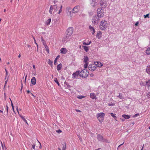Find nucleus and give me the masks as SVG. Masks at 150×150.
Here are the masks:
<instances>
[{
    "label": "nucleus",
    "mask_w": 150,
    "mask_h": 150,
    "mask_svg": "<svg viewBox=\"0 0 150 150\" xmlns=\"http://www.w3.org/2000/svg\"><path fill=\"white\" fill-rule=\"evenodd\" d=\"M62 5L56 4L50 6V8L49 13L50 14H54L59 9L58 14H60L62 11Z\"/></svg>",
    "instance_id": "obj_1"
},
{
    "label": "nucleus",
    "mask_w": 150,
    "mask_h": 150,
    "mask_svg": "<svg viewBox=\"0 0 150 150\" xmlns=\"http://www.w3.org/2000/svg\"><path fill=\"white\" fill-rule=\"evenodd\" d=\"M108 25L107 21L104 19H102L100 22L99 28L101 30H104L107 28Z\"/></svg>",
    "instance_id": "obj_2"
},
{
    "label": "nucleus",
    "mask_w": 150,
    "mask_h": 150,
    "mask_svg": "<svg viewBox=\"0 0 150 150\" xmlns=\"http://www.w3.org/2000/svg\"><path fill=\"white\" fill-rule=\"evenodd\" d=\"M105 114L103 112H100L97 114L96 117L99 122L101 123L104 119Z\"/></svg>",
    "instance_id": "obj_3"
},
{
    "label": "nucleus",
    "mask_w": 150,
    "mask_h": 150,
    "mask_svg": "<svg viewBox=\"0 0 150 150\" xmlns=\"http://www.w3.org/2000/svg\"><path fill=\"white\" fill-rule=\"evenodd\" d=\"M99 17L97 15L93 16L92 18V22L93 25H97L99 22Z\"/></svg>",
    "instance_id": "obj_4"
},
{
    "label": "nucleus",
    "mask_w": 150,
    "mask_h": 150,
    "mask_svg": "<svg viewBox=\"0 0 150 150\" xmlns=\"http://www.w3.org/2000/svg\"><path fill=\"white\" fill-rule=\"evenodd\" d=\"M88 75V72L86 69H83L80 73V76L81 77L85 78L87 77Z\"/></svg>",
    "instance_id": "obj_5"
},
{
    "label": "nucleus",
    "mask_w": 150,
    "mask_h": 150,
    "mask_svg": "<svg viewBox=\"0 0 150 150\" xmlns=\"http://www.w3.org/2000/svg\"><path fill=\"white\" fill-rule=\"evenodd\" d=\"M104 12L101 8H98L97 10V15L100 18H102L104 15Z\"/></svg>",
    "instance_id": "obj_6"
},
{
    "label": "nucleus",
    "mask_w": 150,
    "mask_h": 150,
    "mask_svg": "<svg viewBox=\"0 0 150 150\" xmlns=\"http://www.w3.org/2000/svg\"><path fill=\"white\" fill-rule=\"evenodd\" d=\"M80 8V6L79 5H77L75 6L72 10L71 11H70V13L72 12L74 13H78L79 11Z\"/></svg>",
    "instance_id": "obj_7"
},
{
    "label": "nucleus",
    "mask_w": 150,
    "mask_h": 150,
    "mask_svg": "<svg viewBox=\"0 0 150 150\" xmlns=\"http://www.w3.org/2000/svg\"><path fill=\"white\" fill-rule=\"evenodd\" d=\"M73 30L74 29L73 27H69L67 29L66 31V34H67L68 35L71 36L73 33Z\"/></svg>",
    "instance_id": "obj_8"
},
{
    "label": "nucleus",
    "mask_w": 150,
    "mask_h": 150,
    "mask_svg": "<svg viewBox=\"0 0 150 150\" xmlns=\"http://www.w3.org/2000/svg\"><path fill=\"white\" fill-rule=\"evenodd\" d=\"M88 68L89 70L91 71H94L96 69L94 64H90L88 66Z\"/></svg>",
    "instance_id": "obj_9"
},
{
    "label": "nucleus",
    "mask_w": 150,
    "mask_h": 150,
    "mask_svg": "<svg viewBox=\"0 0 150 150\" xmlns=\"http://www.w3.org/2000/svg\"><path fill=\"white\" fill-rule=\"evenodd\" d=\"M100 4L102 7H105L106 6V3L105 0H101L100 2Z\"/></svg>",
    "instance_id": "obj_10"
},
{
    "label": "nucleus",
    "mask_w": 150,
    "mask_h": 150,
    "mask_svg": "<svg viewBox=\"0 0 150 150\" xmlns=\"http://www.w3.org/2000/svg\"><path fill=\"white\" fill-rule=\"evenodd\" d=\"M80 74L79 71H76L72 75V77L73 79L77 77L79 75V74Z\"/></svg>",
    "instance_id": "obj_11"
},
{
    "label": "nucleus",
    "mask_w": 150,
    "mask_h": 150,
    "mask_svg": "<svg viewBox=\"0 0 150 150\" xmlns=\"http://www.w3.org/2000/svg\"><path fill=\"white\" fill-rule=\"evenodd\" d=\"M90 98L92 99H96L97 98L95 94L94 93H91L90 95Z\"/></svg>",
    "instance_id": "obj_12"
},
{
    "label": "nucleus",
    "mask_w": 150,
    "mask_h": 150,
    "mask_svg": "<svg viewBox=\"0 0 150 150\" xmlns=\"http://www.w3.org/2000/svg\"><path fill=\"white\" fill-rule=\"evenodd\" d=\"M60 51L61 53L65 54L67 52L68 50L66 48H62L61 49Z\"/></svg>",
    "instance_id": "obj_13"
},
{
    "label": "nucleus",
    "mask_w": 150,
    "mask_h": 150,
    "mask_svg": "<svg viewBox=\"0 0 150 150\" xmlns=\"http://www.w3.org/2000/svg\"><path fill=\"white\" fill-rule=\"evenodd\" d=\"M89 29L91 32L92 35H94L95 32V29L92 27L91 25H90L89 28Z\"/></svg>",
    "instance_id": "obj_14"
},
{
    "label": "nucleus",
    "mask_w": 150,
    "mask_h": 150,
    "mask_svg": "<svg viewBox=\"0 0 150 150\" xmlns=\"http://www.w3.org/2000/svg\"><path fill=\"white\" fill-rule=\"evenodd\" d=\"M95 65H96L97 67H100L103 66V64L100 62H95Z\"/></svg>",
    "instance_id": "obj_15"
},
{
    "label": "nucleus",
    "mask_w": 150,
    "mask_h": 150,
    "mask_svg": "<svg viewBox=\"0 0 150 150\" xmlns=\"http://www.w3.org/2000/svg\"><path fill=\"white\" fill-rule=\"evenodd\" d=\"M102 33L100 31H98L96 35V37L99 39H100L102 38Z\"/></svg>",
    "instance_id": "obj_16"
},
{
    "label": "nucleus",
    "mask_w": 150,
    "mask_h": 150,
    "mask_svg": "<svg viewBox=\"0 0 150 150\" xmlns=\"http://www.w3.org/2000/svg\"><path fill=\"white\" fill-rule=\"evenodd\" d=\"M31 83L35 85L36 84V79L35 77H33L31 79Z\"/></svg>",
    "instance_id": "obj_17"
},
{
    "label": "nucleus",
    "mask_w": 150,
    "mask_h": 150,
    "mask_svg": "<svg viewBox=\"0 0 150 150\" xmlns=\"http://www.w3.org/2000/svg\"><path fill=\"white\" fill-rule=\"evenodd\" d=\"M145 53L148 55H150V47H148L145 50Z\"/></svg>",
    "instance_id": "obj_18"
},
{
    "label": "nucleus",
    "mask_w": 150,
    "mask_h": 150,
    "mask_svg": "<svg viewBox=\"0 0 150 150\" xmlns=\"http://www.w3.org/2000/svg\"><path fill=\"white\" fill-rule=\"evenodd\" d=\"M70 36V35H68L67 34H66L64 38V40L66 41H69L70 39L69 38Z\"/></svg>",
    "instance_id": "obj_19"
},
{
    "label": "nucleus",
    "mask_w": 150,
    "mask_h": 150,
    "mask_svg": "<svg viewBox=\"0 0 150 150\" xmlns=\"http://www.w3.org/2000/svg\"><path fill=\"white\" fill-rule=\"evenodd\" d=\"M97 139L99 141H102L103 140V137L101 135L99 134L97 136Z\"/></svg>",
    "instance_id": "obj_20"
},
{
    "label": "nucleus",
    "mask_w": 150,
    "mask_h": 150,
    "mask_svg": "<svg viewBox=\"0 0 150 150\" xmlns=\"http://www.w3.org/2000/svg\"><path fill=\"white\" fill-rule=\"evenodd\" d=\"M51 18H49L46 21L45 25H49L51 22Z\"/></svg>",
    "instance_id": "obj_21"
},
{
    "label": "nucleus",
    "mask_w": 150,
    "mask_h": 150,
    "mask_svg": "<svg viewBox=\"0 0 150 150\" xmlns=\"http://www.w3.org/2000/svg\"><path fill=\"white\" fill-rule=\"evenodd\" d=\"M62 67V65L61 64L58 65L57 66V69L58 71H59L61 69Z\"/></svg>",
    "instance_id": "obj_22"
},
{
    "label": "nucleus",
    "mask_w": 150,
    "mask_h": 150,
    "mask_svg": "<svg viewBox=\"0 0 150 150\" xmlns=\"http://www.w3.org/2000/svg\"><path fill=\"white\" fill-rule=\"evenodd\" d=\"M122 116L124 118L126 119H128L130 118V116L124 114L122 115Z\"/></svg>",
    "instance_id": "obj_23"
},
{
    "label": "nucleus",
    "mask_w": 150,
    "mask_h": 150,
    "mask_svg": "<svg viewBox=\"0 0 150 150\" xmlns=\"http://www.w3.org/2000/svg\"><path fill=\"white\" fill-rule=\"evenodd\" d=\"M146 71L147 73L150 74V65L147 67Z\"/></svg>",
    "instance_id": "obj_24"
},
{
    "label": "nucleus",
    "mask_w": 150,
    "mask_h": 150,
    "mask_svg": "<svg viewBox=\"0 0 150 150\" xmlns=\"http://www.w3.org/2000/svg\"><path fill=\"white\" fill-rule=\"evenodd\" d=\"M82 47H83L84 50L86 52H87L88 51L89 48H88V47H87V46H84L83 45L82 46Z\"/></svg>",
    "instance_id": "obj_25"
},
{
    "label": "nucleus",
    "mask_w": 150,
    "mask_h": 150,
    "mask_svg": "<svg viewBox=\"0 0 150 150\" xmlns=\"http://www.w3.org/2000/svg\"><path fill=\"white\" fill-rule=\"evenodd\" d=\"M60 56L59 55L55 59L54 62V65H56L57 64V59L59 58Z\"/></svg>",
    "instance_id": "obj_26"
},
{
    "label": "nucleus",
    "mask_w": 150,
    "mask_h": 150,
    "mask_svg": "<svg viewBox=\"0 0 150 150\" xmlns=\"http://www.w3.org/2000/svg\"><path fill=\"white\" fill-rule=\"evenodd\" d=\"M84 61L85 62H87L88 60V57L87 56H84Z\"/></svg>",
    "instance_id": "obj_27"
},
{
    "label": "nucleus",
    "mask_w": 150,
    "mask_h": 150,
    "mask_svg": "<svg viewBox=\"0 0 150 150\" xmlns=\"http://www.w3.org/2000/svg\"><path fill=\"white\" fill-rule=\"evenodd\" d=\"M48 64L52 67V66L53 62L51 61L50 59H49L48 62Z\"/></svg>",
    "instance_id": "obj_28"
},
{
    "label": "nucleus",
    "mask_w": 150,
    "mask_h": 150,
    "mask_svg": "<svg viewBox=\"0 0 150 150\" xmlns=\"http://www.w3.org/2000/svg\"><path fill=\"white\" fill-rule=\"evenodd\" d=\"M54 81L56 83H57V84L58 85V86H59L60 84L59 82L58 81L57 79L56 78H54Z\"/></svg>",
    "instance_id": "obj_29"
},
{
    "label": "nucleus",
    "mask_w": 150,
    "mask_h": 150,
    "mask_svg": "<svg viewBox=\"0 0 150 150\" xmlns=\"http://www.w3.org/2000/svg\"><path fill=\"white\" fill-rule=\"evenodd\" d=\"M148 88L150 87V80H148L146 82Z\"/></svg>",
    "instance_id": "obj_30"
},
{
    "label": "nucleus",
    "mask_w": 150,
    "mask_h": 150,
    "mask_svg": "<svg viewBox=\"0 0 150 150\" xmlns=\"http://www.w3.org/2000/svg\"><path fill=\"white\" fill-rule=\"evenodd\" d=\"M110 114L111 115L112 117H113L116 120V119L117 118V117L115 116V114H113V113H110Z\"/></svg>",
    "instance_id": "obj_31"
},
{
    "label": "nucleus",
    "mask_w": 150,
    "mask_h": 150,
    "mask_svg": "<svg viewBox=\"0 0 150 150\" xmlns=\"http://www.w3.org/2000/svg\"><path fill=\"white\" fill-rule=\"evenodd\" d=\"M91 43V41H90L89 42H87L86 43V42H83V45H90Z\"/></svg>",
    "instance_id": "obj_32"
},
{
    "label": "nucleus",
    "mask_w": 150,
    "mask_h": 150,
    "mask_svg": "<svg viewBox=\"0 0 150 150\" xmlns=\"http://www.w3.org/2000/svg\"><path fill=\"white\" fill-rule=\"evenodd\" d=\"M149 13H148L146 15H144V18H149Z\"/></svg>",
    "instance_id": "obj_33"
},
{
    "label": "nucleus",
    "mask_w": 150,
    "mask_h": 150,
    "mask_svg": "<svg viewBox=\"0 0 150 150\" xmlns=\"http://www.w3.org/2000/svg\"><path fill=\"white\" fill-rule=\"evenodd\" d=\"M85 96H78L77 98L79 99H82L84 98H85Z\"/></svg>",
    "instance_id": "obj_34"
},
{
    "label": "nucleus",
    "mask_w": 150,
    "mask_h": 150,
    "mask_svg": "<svg viewBox=\"0 0 150 150\" xmlns=\"http://www.w3.org/2000/svg\"><path fill=\"white\" fill-rule=\"evenodd\" d=\"M5 70L6 71V76H5V79H6V78L7 77V76L8 75V71H7V70H6V68H5Z\"/></svg>",
    "instance_id": "obj_35"
},
{
    "label": "nucleus",
    "mask_w": 150,
    "mask_h": 150,
    "mask_svg": "<svg viewBox=\"0 0 150 150\" xmlns=\"http://www.w3.org/2000/svg\"><path fill=\"white\" fill-rule=\"evenodd\" d=\"M85 63H86L84 64V67L85 68H86L87 67L88 65V62H85Z\"/></svg>",
    "instance_id": "obj_36"
},
{
    "label": "nucleus",
    "mask_w": 150,
    "mask_h": 150,
    "mask_svg": "<svg viewBox=\"0 0 150 150\" xmlns=\"http://www.w3.org/2000/svg\"><path fill=\"white\" fill-rule=\"evenodd\" d=\"M71 10V8L70 7H68L66 8V10L68 11V12H69V11H70Z\"/></svg>",
    "instance_id": "obj_37"
},
{
    "label": "nucleus",
    "mask_w": 150,
    "mask_h": 150,
    "mask_svg": "<svg viewBox=\"0 0 150 150\" xmlns=\"http://www.w3.org/2000/svg\"><path fill=\"white\" fill-rule=\"evenodd\" d=\"M56 132L58 133H60L62 132V131L60 129H58L56 131Z\"/></svg>",
    "instance_id": "obj_38"
},
{
    "label": "nucleus",
    "mask_w": 150,
    "mask_h": 150,
    "mask_svg": "<svg viewBox=\"0 0 150 150\" xmlns=\"http://www.w3.org/2000/svg\"><path fill=\"white\" fill-rule=\"evenodd\" d=\"M121 93H119V95L118 96H117V97L120 98V99H122V95H121Z\"/></svg>",
    "instance_id": "obj_39"
},
{
    "label": "nucleus",
    "mask_w": 150,
    "mask_h": 150,
    "mask_svg": "<svg viewBox=\"0 0 150 150\" xmlns=\"http://www.w3.org/2000/svg\"><path fill=\"white\" fill-rule=\"evenodd\" d=\"M139 115V113H137L136 114H135L133 116V117H137V116H138Z\"/></svg>",
    "instance_id": "obj_40"
},
{
    "label": "nucleus",
    "mask_w": 150,
    "mask_h": 150,
    "mask_svg": "<svg viewBox=\"0 0 150 150\" xmlns=\"http://www.w3.org/2000/svg\"><path fill=\"white\" fill-rule=\"evenodd\" d=\"M21 117L24 121H26V119L23 116H21Z\"/></svg>",
    "instance_id": "obj_41"
},
{
    "label": "nucleus",
    "mask_w": 150,
    "mask_h": 150,
    "mask_svg": "<svg viewBox=\"0 0 150 150\" xmlns=\"http://www.w3.org/2000/svg\"><path fill=\"white\" fill-rule=\"evenodd\" d=\"M42 41L43 44L45 45V44H46L45 42V40L42 38Z\"/></svg>",
    "instance_id": "obj_42"
},
{
    "label": "nucleus",
    "mask_w": 150,
    "mask_h": 150,
    "mask_svg": "<svg viewBox=\"0 0 150 150\" xmlns=\"http://www.w3.org/2000/svg\"><path fill=\"white\" fill-rule=\"evenodd\" d=\"M33 39L34 40V42H35V44H36V45L37 46V48H38V45L37 43L36 42V40H35V38L34 37H33Z\"/></svg>",
    "instance_id": "obj_43"
},
{
    "label": "nucleus",
    "mask_w": 150,
    "mask_h": 150,
    "mask_svg": "<svg viewBox=\"0 0 150 150\" xmlns=\"http://www.w3.org/2000/svg\"><path fill=\"white\" fill-rule=\"evenodd\" d=\"M66 148V145H64L63 149H62V150H65Z\"/></svg>",
    "instance_id": "obj_44"
},
{
    "label": "nucleus",
    "mask_w": 150,
    "mask_h": 150,
    "mask_svg": "<svg viewBox=\"0 0 150 150\" xmlns=\"http://www.w3.org/2000/svg\"><path fill=\"white\" fill-rule=\"evenodd\" d=\"M32 148L34 150H35V144H32Z\"/></svg>",
    "instance_id": "obj_45"
},
{
    "label": "nucleus",
    "mask_w": 150,
    "mask_h": 150,
    "mask_svg": "<svg viewBox=\"0 0 150 150\" xmlns=\"http://www.w3.org/2000/svg\"><path fill=\"white\" fill-rule=\"evenodd\" d=\"M6 111H7V113L8 114V106L6 105Z\"/></svg>",
    "instance_id": "obj_46"
},
{
    "label": "nucleus",
    "mask_w": 150,
    "mask_h": 150,
    "mask_svg": "<svg viewBox=\"0 0 150 150\" xmlns=\"http://www.w3.org/2000/svg\"><path fill=\"white\" fill-rule=\"evenodd\" d=\"M76 111L77 112H81V111L80 110L78 109H76Z\"/></svg>",
    "instance_id": "obj_47"
},
{
    "label": "nucleus",
    "mask_w": 150,
    "mask_h": 150,
    "mask_svg": "<svg viewBox=\"0 0 150 150\" xmlns=\"http://www.w3.org/2000/svg\"><path fill=\"white\" fill-rule=\"evenodd\" d=\"M11 100V105L12 107V108H13V107H14L13 106V103L11 100Z\"/></svg>",
    "instance_id": "obj_48"
},
{
    "label": "nucleus",
    "mask_w": 150,
    "mask_h": 150,
    "mask_svg": "<svg viewBox=\"0 0 150 150\" xmlns=\"http://www.w3.org/2000/svg\"><path fill=\"white\" fill-rule=\"evenodd\" d=\"M46 51L48 53H49V50L48 47H47L46 49Z\"/></svg>",
    "instance_id": "obj_49"
},
{
    "label": "nucleus",
    "mask_w": 150,
    "mask_h": 150,
    "mask_svg": "<svg viewBox=\"0 0 150 150\" xmlns=\"http://www.w3.org/2000/svg\"><path fill=\"white\" fill-rule=\"evenodd\" d=\"M44 45L45 48H46V49H47V47H48L46 45V44H45V45Z\"/></svg>",
    "instance_id": "obj_50"
},
{
    "label": "nucleus",
    "mask_w": 150,
    "mask_h": 150,
    "mask_svg": "<svg viewBox=\"0 0 150 150\" xmlns=\"http://www.w3.org/2000/svg\"><path fill=\"white\" fill-rule=\"evenodd\" d=\"M7 80L6 81H5L4 86H6V85L7 84Z\"/></svg>",
    "instance_id": "obj_51"
},
{
    "label": "nucleus",
    "mask_w": 150,
    "mask_h": 150,
    "mask_svg": "<svg viewBox=\"0 0 150 150\" xmlns=\"http://www.w3.org/2000/svg\"><path fill=\"white\" fill-rule=\"evenodd\" d=\"M138 23H139L138 22H137L135 25L137 26Z\"/></svg>",
    "instance_id": "obj_52"
},
{
    "label": "nucleus",
    "mask_w": 150,
    "mask_h": 150,
    "mask_svg": "<svg viewBox=\"0 0 150 150\" xmlns=\"http://www.w3.org/2000/svg\"><path fill=\"white\" fill-rule=\"evenodd\" d=\"M33 68L34 69H35V65H33Z\"/></svg>",
    "instance_id": "obj_53"
},
{
    "label": "nucleus",
    "mask_w": 150,
    "mask_h": 150,
    "mask_svg": "<svg viewBox=\"0 0 150 150\" xmlns=\"http://www.w3.org/2000/svg\"><path fill=\"white\" fill-rule=\"evenodd\" d=\"M124 142H123L122 144H121L120 145H119L118 147H120V146H122V144H124Z\"/></svg>",
    "instance_id": "obj_54"
},
{
    "label": "nucleus",
    "mask_w": 150,
    "mask_h": 150,
    "mask_svg": "<svg viewBox=\"0 0 150 150\" xmlns=\"http://www.w3.org/2000/svg\"><path fill=\"white\" fill-rule=\"evenodd\" d=\"M27 92L28 93H30V91H29V90H27Z\"/></svg>",
    "instance_id": "obj_55"
},
{
    "label": "nucleus",
    "mask_w": 150,
    "mask_h": 150,
    "mask_svg": "<svg viewBox=\"0 0 150 150\" xmlns=\"http://www.w3.org/2000/svg\"><path fill=\"white\" fill-rule=\"evenodd\" d=\"M31 95H32L34 97H35V96H34V95L33 94V93H31Z\"/></svg>",
    "instance_id": "obj_56"
},
{
    "label": "nucleus",
    "mask_w": 150,
    "mask_h": 150,
    "mask_svg": "<svg viewBox=\"0 0 150 150\" xmlns=\"http://www.w3.org/2000/svg\"><path fill=\"white\" fill-rule=\"evenodd\" d=\"M27 125H28V122H27L26 120V121H24Z\"/></svg>",
    "instance_id": "obj_57"
},
{
    "label": "nucleus",
    "mask_w": 150,
    "mask_h": 150,
    "mask_svg": "<svg viewBox=\"0 0 150 150\" xmlns=\"http://www.w3.org/2000/svg\"><path fill=\"white\" fill-rule=\"evenodd\" d=\"M18 57L20 58L21 57V54H20L18 56Z\"/></svg>",
    "instance_id": "obj_58"
},
{
    "label": "nucleus",
    "mask_w": 150,
    "mask_h": 150,
    "mask_svg": "<svg viewBox=\"0 0 150 150\" xmlns=\"http://www.w3.org/2000/svg\"><path fill=\"white\" fill-rule=\"evenodd\" d=\"M16 109L17 110V112H18V113H19L18 112V107H17V108H16Z\"/></svg>",
    "instance_id": "obj_59"
},
{
    "label": "nucleus",
    "mask_w": 150,
    "mask_h": 150,
    "mask_svg": "<svg viewBox=\"0 0 150 150\" xmlns=\"http://www.w3.org/2000/svg\"><path fill=\"white\" fill-rule=\"evenodd\" d=\"M40 146H39V148L40 149H41V144L40 143Z\"/></svg>",
    "instance_id": "obj_60"
},
{
    "label": "nucleus",
    "mask_w": 150,
    "mask_h": 150,
    "mask_svg": "<svg viewBox=\"0 0 150 150\" xmlns=\"http://www.w3.org/2000/svg\"><path fill=\"white\" fill-rule=\"evenodd\" d=\"M27 77V75H26L25 76V80H26Z\"/></svg>",
    "instance_id": "obj_61"
},
{
    "label": "nucleus",
    "mask_w": 150,
    "mask_h": 150,
    "mask_svg": "<svg viewBox=\"0 0 150 150\" xmlns=\"http://www.w3.org/2000/svg\"><path fill=\"white\" fill-rule=\"evenodd\" d=\"M148 95H149L150 96V92H149L148 93Z\"/></svg>",
    "instance_id": "obj_62"
},
{
    "label": "nucleus",
    "mask_w": 150,
    "mask_h": 150,
    "mask_svg": "<svg viewBox=\"0 0 150 150\" xmlns=\"http://www.w3.org/2000/svg\"><path fill=\"white\" fill-rule=\"evenodd\" d=\"M12 109H13V111L14 112V107H13V108H12Z\"/></svg>",
    "instance_id": "obj_63"
},
{
    "label": "nucleus",
    "mask_w": 150,
    "mask_h": 150,
    "mask_svg": "<svg viewBox=\"0 0 150 150\" xmlns=\"http://www.w3.org/2000/svg\"><path fill=\"white\" fill-rule=\"evenodd\" d=\"M4 12H5L6 11V10L5 9L4 11Z\"/></svg>",
    "instance_id": "obj_64"
}]
</instances>
